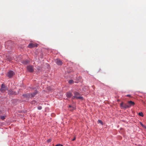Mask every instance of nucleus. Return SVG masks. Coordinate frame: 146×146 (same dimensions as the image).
<instances>
[{"label":"nucleus","instance_id":"24","mask_svg":"<svg viewBox=\"0 0 146 146\" xmlns=\"http://www.w3.org/2000/svg\"><path fill=\"white\" fill-rule=\"evenodd\" d=\"M74 98H75V97H74V96H73L72 97V99H74Z\"/></svg>","mask_w":146,"mask_h":146},{"label":"nucleus","instance_id":"20","mask_svg":"<svg viewBox=\"0 0 146 146\" xmlns=\"http://www.w3.org/2000/svg\"><path fill=\"white\" fill-rule=\"evenodd\" d=\"M140 124L141 126H142L143 127H145L141 123H140Z\"/></svg>","mask_w":146,"mask_h":146},{"label":"nucleus","instance_id":"23","mask_svg":"<svg viewBox=\"0 0 146 146\" xmlns=\"http://www.w3.org/2000/svg\"><path fill=\"white\" fill-rule=\"evenodd\" d=\"M76 139V137H74L72 140L73 141H74V140H75Z\"/></svg>","mask_w":146,"mask_h":146},{"label":"nucleus","instance_id":"25","mask_svg":"<svg viewBox=\"0 0 146 146\" xmlns=\"http://www.w3.org/2000/svg\"><path fill=\"white\" fill-rule=\"evenodd\" d=\"M10 42V41H8L6 43V45H7V43L9 42Z\"/></svg>","mask_w":146,"mask_h":146},{"label":"nucleus","instance_id":"3","mask_svg":"<svg viewBox=\"0 0 146 146\" xmlns=\"http://www.w3.org/2000/svg\"><path fill=\"white\" fill-rule=\"evenodd\" d=\"M28 70L30 72H34V70L33 66H27Z\"/></svg>","mask_w":146,"mask_h":146},{"label":"nucleus","instance_id":"1","mask_svg":"<svg viewBox=\"0 0 146 146\" xmlns=\"http://www.w3.org/2000/svg\"><path fill=\"white\" fill-rule=\"evenodd\" d=\"M74 97H75V98L81 100H82L83 99V98L82 97L80 96V93L78 92H74Z\"/></svg>","mask_w":146,"mask_h":146},{"label":"nucleus","instance_id":"5","mask_svg":"<svg viewBox=\"0 0 146 146\" xmlns=\"http://www.w3.org/2000/svg\"><path fill=\"white\" fill-rule=\"evenodd\" d=\"M14 72L12 70L9 71L7 73V76L10 78L12 77L14 74Z\"/></svg>","mask_w":146,"mask_h":146},{"label":"nucleus","instance_id":"17","mask_svg":"<svg viewBox=\"0 0 146 146\" xmlns=\"http://www.w3.org/2000/svg\"><path fill=\"white\" fill-rule=\"evenodd\" d=\"M98 121L99 123H100L102 124H103V122L101 120H98Z\"/></svg>","mask_w":146,"mask_h":146},{"label":"nucleus","instance_id":"10","mask_svg":"<svg viewBox=\"0 0 146 146\" xmlns=\"http://www.w3.org/2000/svg\"><path fill=\"white\" fill-rule=\"evenodd\" d=\"M72 95V93L70 92H68L66 93V96L68 98H70Z\"/></svg>","mask_w":146,"mask_h":146},{"label":"nucleus","instance_id":"18","mask_svg":"<svg viewBox=\"0 0 146 146\" xmlns=\"http://www.w3.org/2000/svg\"><path fill=\"white\" fill-rule=\"evenodd\" d=\"M42 107L41 106H39L38 107V109L39 110H40L42 109Z\"/></svg>","mask_w":146,"mask_h":146},{"label":"nucleus","instance_id":"4","mask_svg":"<svg viewBox=\"0 0 146 146\" xmlns=\"http://www.w3.org/2000/svg\"><path fill=\"white\" fill-rule=\"evenodd\" d=\"M37 46V44L36 43H31L28 45V47L29 48H31L35 47H36Z\"/></svg>","mask_w":146,"mask_h":146},{"label":"nucleus","instance_id":"15","mask_svg":"<svg viewBox=\"0 0 146 146\" xmlns=\"http://www.w3.org/2000/svg\"><path fill=\"white\" fill-rule=\"evenodd\" d=\"M68 83L70 84H72L74 83V81L72 80H70L69 81Z\"/></svg>","mask_w":146,"mask_h":146},{"label":"nucleus","instance_id":"14","mask_svg":"<svg viewBox=\"0 0 146 146\" xmlns=\"http://www.w3.org/2000/svg\"><path fill=\"white\" fill-rule=\"evenodd\" d=\"M31 104H37L35 100H33L31 102Z\"/></svg>","mask_w":146,"mask_h":146},{"label":"nucleus","instance_id":"19","mask_svg":"<svg viewBox=\"0 0 146 146\" xmlns=\"http://www.w3.org/2000/svg\"><path fill=\"white\" fill-rule=\"evenodd\" d=\"M1 118L3 120L5 119V116H2L1 117Z\"/></svg>","mask_w":146,"mask_h":146},{"label":"nucleus","instance_id":"9","mask_svg":"<svg viewBox=\"0 0 146 146\" xmlns=\"http://www.w3.org/2000/svg\"><path fill=\"white\" fill-rule=\"evenodd\" d=\"M8 93L11 95H15L17 94L16 92H13L12 90H9L8 91Z\"/></svg>","mask_w":146,"mask_h":146},{"label":"nucleus","instance_id":"21","mask_svg":"<svg viewBox=\"0 0 146 146\" xmlns=\"http://www.w3.org/2000/svg\"><path fill=\"white\" fill-rule=\"evenodd\" d=\"M126 96H127V97H131V95L130 94H128V95H126Z\"/></svg>","mask_w":146,"mask_h":146},{"label":"nucleus","instance_id":"12","mask_svg":"<svg viewBox=\"0 0 146 146\" xmlns=\"http://www.w3.org/2000/svg\"><path fill=\"white\" fill-rule=\"evenodd\" d=\"M21 62L24 64H27L29 63V61L27 60H23Z\"/></svg>","mask_w":146,"mask_h":146},{"label":"nucleus","instance_id":"8","mask_svg":"<svg viewBox=\"0 0 146 146\" xmlns=\"http://www.w3.org/2000/svg\"><path fill=\"white\" fill-rule=\"evenodd\" d=\"M127 103L129 105L128 106H129V108L131 107V106H133L135 104V103L132 101H128Z\"/></svg>","mask_w":146,"mask_h":146},{"label":"nucleus","instance_id":"2","mask_svg":"<svg viewBox=\"0 0 146 146\" xmlns=\"http://www.w3.org/2000/svg\"><path fill=\"white\" fill-rule=\"evenodd\" d=\"M120 105L123 108L126 109L129 108V106H128V105L126 104H123V102L120 104Z\"/></svg>","mask_w":146,"mask_h":146},{"label":"nucleus","instance_id":"22","mask_svg":"<svg viewBox=\"0 0 146 146\" xmlns=\"http://www.w3.org/2000/svg\"><path fill=\"white\" fill-rule=\"evenodd\" d=\"M60 145H62L60 144H57L55 146H60Z\"/></svg>","mask_w":146,"mask_h":146},{"label":"nucleus","instance_id":"27","mask_svg":"<svg viewBox=\"0 0 146 146\" xmlns=\"http://www.w3.org/2000/svg\"><path fill=\"white\" fill-rule=\"evenodd\" d=\"M69 106V107H70H70H71V106Z\"/></svg>","mask_w":146,"mask_h":146},{"label":"nucleus","instance_id":"16","mask_svg":"<svg viewBox=\"0 0 146 146\" xmlns=\"http://www.w3.org/2000/svg\"><path fill=\"white\" fill-rule=\"evenodd\" d=\"M138 115L141 116L143 117V115L142 112H140L139 113Z\"/></svg>","mask_w":146,"mask_h":146},{"label":"nucleus","instance_id":"26","mask_svg":"<svg viewBox=\"0 0 146 146\" xmlns=\"http://www.w3.org/2000/svg\"><path fill=\"white\" fill-rule=\"evenodd\" d=\"M48 142H50V139H48Z\"/></svg>","mask_w":146,"mask_h":146},{"label":"nucleus","instance_id":"13","mask_svg":"<svg viewBox=\"0 0 146 146\" xmlns=\"http://www.w3.org/2000/svg\"><path fill=\"white\" fill-rule=\"evenodd\" d=\"M37 92L36 91H35L34 93L30 94V96H31L32 98L33 97L37 94Z\"/></svg>","mask_w":146,"mask_h":146},{"label":"nucleus","instance_id":"6","mask_svg":"<svg viewBox=\"0 0 146 146\" xmlns=\"http://www.w3.org/2000/svg\"><path fill=\"white\" fill-rule=\"evenodd\" d=\"M7 89L6 87L5 86L4 84H2L1 85V87L0 89V90L1 92H4Z\"/></svg>","mask_w":146,"mask_h":146},{"label":"nucleus","instance_id":"7","mask_svg":"<svg viewBox=\"0 0 146 146\" xmlns=\"http://www.w3.org/2000/svg\"><path fill=\"white\" fill-rule=\"evenodd\" d=\"M55 62L58 65H61L62 64V61L59 59H57L55 60Z\"/></svg>","mask_w":146,"mask_h":146},{"label":"nucleus","instance_id":"11","mask_svg":"<svg viewBox=\"0 0 146 146\" xmlns=\"http://www.w3.org/2000/svg\"><path fill=\"white\" fill-rule=\"evenodd\" d=\"M23 96L25 98H30V94L29 93L23 94Z\"/></svg>","mask_w":146,"mask_h":146}]
</instances>
